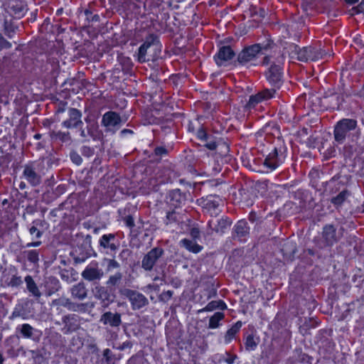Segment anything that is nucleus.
<instances>
[{
    "label": "nucleus",
    "mask_w": 364,
    "mask_h": 364,
    "mask_svg": "<svg viewBox=\"0 0 364 364\" xmlns=\"http://www.w3.org/2000/svg\"><path fill=\"white\" fill-rule=\"evenodd\" d=\"M287 148L281 136H277L276 146H274V169L279 164H282L285 157Z\"/></svg>",
    "instance_id": "obj_14"
},
{
    "label": "nucleus",
    "mask_w": 364,
    "mask_h": 364,
    "mask_svg": "<svg viewBox=\"0 0 364 364\" xmlns=\"http://www.w3.org/2000/svg\"><path fill=\"white\" fill-rule=\"evenodd\" d=\"M306 61H318L323 59L328 55L327 53L322 51L321 48L309 46L306 47Z\"/></svg>",
    "instance_id": "obj_23"
},
{
    "label": "nucleus",
    "mask_w": 364,
    "mask_h": 364,
    "mask_svg": "<svg viewBox=\"0 0 364 364\" xmlns=\"http://www.w3.org/2000/svg\"><path fill=\"white\" fill-rule=\"evenodd\" d=\"M164 253V251L161 247H156L151 249L143 257L141 268L145 271H151L158 260L163 256Z\"/></svg>",
    "instance_id": "obj_6"
},
{
    "label": "nucleus",
    "mask_w": 364,
    "mask_h": 364,
    "mask_svg": "<svg viewBox=\"0 0 364 364\" xmlns=\"http://www.w3.org/2000/svg\"><path fill=\"white\" fill-rule=\"evenodd\" d=\"M283 73L282 68L278 65L277 68L274 66V87L281 89L283 85Z\"/></svg>",
    "instance_id": "obj_38"
},
{
    "label": "nucleus",
    "mask_w": 364,
    "mask_h": 364,
    "mask_svg": "<svg viewBox=\"0 0 364 364\" xmlns=\"http://www.w3.org/2000/svg\"><path fill=\"white\" fill-rule=\"evenodd\" d=\"M70 294L73 299L82 301L87 296V289L83 282H79L72 287Z\"/></svg>",
    "instance_id": "obj_21"
},
{
    "label": "nucleus",
    "mask_w": 364,
    "mask_h": 364,
    "mask_svg": "<svg viewBox=\"0 0 364 364\" xmlns=\"http://www.w3.org/2000/svg\"><path fill=\"white\" fill-rule=\"evenodd\" d=\"M50 136L53 140H60L62 142H68L71 140L69 132L52 130L50 132Z\"/></svg>",
    "instance_id": "obj_29"
},
{
    "label": "nucleus",
    "mask_w": 364,
    "mask_h": 364,
    "mask_svg": "<svg viewBox=\"0 0 364 364\" xmlns=\"http://www.w3.org/2000/svg\"><path fill=\"white\" fill-rule=\"evenodd\" d=\"M127 227L132 228L134 226V221L131 215H127L124 219Z\"/></svg>",
    "instance_id": "obj_52"
},
{
    "label": "nucleus",
    "mask_w": 364,
    "mask_h": 364,
    "mask_svg": "<svg viewBox=\"0 0 364 364\" xmlns=\"http://www.w3.org/2000/svg\"><path fill=\"white\" fill-rule=\"evenodd\" d=\"M272 66H271L269 68V70L268 72L267 73V79L271 81L272 78L273 77V72L272 71Z\"/></svg>",
    "instance_id": "obj_63"
},
{
    "label": "nucleus",
    "mask_w": 364,
    "mask_h": 364,
    "mask_svg": "<svg viewBox=\"0 0 364 364\" xmlns=\"http://www.w3.org/2000/svg\"><path fill=\"white\" fill-rule=\"evenodd\" d=\"M250 228L245 220H240L234 227V236L239 238L245 237L249 234Z\"/></svg>",
    "instance_id": "obj_24"
},
{
    "label": "nucleus",
    "mask_w": 364,
    "mask_h": 364,
    "mask_svg": "<svg viewBox=\"0 0 364 364\" xmlns=\"http://www.w3.org/2000/svg\"><path fill=\"white\" fill-rule=\"evenodd\" d=\"M170 205L174 208L180 207L185 202V197L179 190H174L169 193Z\"/></svg>",
    "instance_id": "obj_25"
},
{
    "label": "nucleus",
    "mask_w": 364,
    "mask_h": 364,
    "mask_svg": "<svg viewBox=\"0 0 364 364\" xmlns=\"http://www.w3.org/2000/svg\"><path fill=\"white\" fill-rule=\"evenodd\" d=\"M154 153L156 156H163L167 154V150L164 147L159 146L155 149Z\"/></svg>",
    "instance_id": "obj_54"
},
{
    "label": "nucleus",
    "mask_w": 364,
    "mask_h": 364,
    "mask_svg": "<svg viewBox=\"0 0 364 364\" xmlns=\"http://www.w3.org/2000/svg\"><path fill=\"white\" fill-rule=\"evenodd\" d=\"M4 33L9 37H11L13 34L16 32L18 27L15 25L14 22L11 18L8 19L6 17L4 19Z\"/></svg>",
    "instance_id": "obj_34"
},
{
    "label": "nucleus",
    "mask_w": 364,
    "mask_h": 364,
    "mask_svg": "<svg viewBox=\"0 0 364 364\" xmlns=\"http://www.w3.org/2000/svg\"><path fill=\"white\" fill-rule=\"evenodd\" d=\"M27 259L33 264H37L39 260L38 252L37 250H27L23 252Z\"/></svg>",
    "instance_id": "obj_42"
},
{
    "label": "nucleus",
    "mask_w": 364,
    "mask_h": 364,
    "mask_svg": "<svg viewBox=\"0 0 364 364\" xmlns=\"http://www.w3.org/2000/svg\"><path fill=\"white\" fill-rule=\"evenodd\" d=\"M2 280L6 285L11 287H18L23 284L21 277L18 276L17 274H13L10 278L9 277L4 276Z\"/></svg>",
    "instance_id": "obj_30"
},
{
    "label": "nucleus",
    "mask_w": 364,
    "mask_h": 364,
    "mask_svg": "<svg viewBox=\"0 0 364 364\" xmlns=\"http://www.w3.org/2000/svg\"><path fill=\"white\" fill-rule=\"evenodd\" d=\"M205 146L210 150H215L218 146L215 141H208Z\"/></svg>",
    "instance_id": "obj_58"
},
{
    "label": "nucleus",
    "mask_w": 364,
    "mask_h": 364,
    "mask_svg": "<svg viewBox=\"0 0 364 364\" xmlns=\"http://www.w3.org/2000/svg\"><path fill=\"white\" fill-rule=\"evenodd\" d=\"M225 314L222 312L215 313L209 319L208 328H216L220 326V321L224 319Z\"/></svg>",
    "instance_id": "obj_35"
},
{
    "label": "nucleus",
    "mask_w": 364,
    "mask_h": 364,
    "mask_svg": "<svg viewBox=\"0 0 364 364\" xmlns=\"http://www.w3.org/2000/svg\"><path fill=\"white\" fill-rule=\"evenodd\" d=\"M232 222L228 218H222L219 220H211L208 222V226L216 232L223 233L230 226Z\"/></svg>",
    "instance_id": "obj_19"
},
{
    "label": "nucleus",
    "mask_w": 364,
    "mask_h": 364,
    "mask_svg": "<svg viewBox=\"0 0 364 364\" xmlns=\"http://www.w3.org/2000/svg\"><path fill=\"white\" fill-rule=\"evenodd\" d=\"M227 358L225 359V361L228 364H232L235 360L237 358V356L236 355H230V353H226Z\"/></svg>",
    "instance_id": "obj_55"
},
{
    "label": "nucleus",
    "mask_w": 364,
    "mask_h": 364,
    "mask_svg": "<svg viewBox=\"0 0 364 364\" xmlns=\"http://www.w3.org/2000/svg\"><path fill=\"white\" fill-rule=\"evenodd\" d=\"M95 297L102 300V301H109L110 300V294L108 291L107 287L102 286H97L95 288Z\"/></svg>",
    "instance_id": "obj_32"
},
{
    "label": "nucleus",
    "mask_w": 364,
    "mask_h": 364,
    "mask_svg": "<svg viewBox=\"0 0 364 364\" xmlns=\"http://www.w3.org/2000/svg\"><path fill=\"white\" fill-rule=\"evenodd\" d=\"M70 159L72 161L77 165H80L82 161L81 156L75 151L70 153Z\"/></svg>",
    "instance_id": "obj_47"
},
{
    "label": "nucleus",
    "mask_w": 364,
    "mask_h": 364,
    "mask_svg": "<svg viewBox=\"0 0 364 364\" xmlns=\"http://www.w3.org/2000/svg\"><path fill=\"white\" fill-rule=\"evenodd\" d=\"M198 204L201 205L203 211L210 216H216L220 212L219 206L222 200L216 196H208L206 198H201L198 200Z\"/></svg>",
    "instance_id": "obj_5"
},
{
    "label": "nucleus",
    "mask_w": 364,
    "mask_h": 364,
    "mask_svg": "<svg viewBox=\"0 0 364 364\" xmlns=\"http://www.w3.org/2000/svg\"><path fill=\"white\" fill-rule=\"evenodd\" d=\"M122 122L121 117L115 112L109 111L102 116V124L106 127H117Z\"/></svg>",
    "instance_id": "obj_16"
},
{
    "label": "nucleus",
    "mask_w": 364,
    "mask_h": 364,
    "mask_svg": "<svg viewBox=\"0 0 364 364\" xmlns=\"http://www.w3.org/2000/svg\"><path fill=\"white\" fill-rule=\"evenodd\" d=\"M245 349L248 351L255 350L259 343V338L254 333L247 335L244 338Z\"/></svg>",
    "instance_id": "obj_26"
},
{
    "label": "nucleus",
    "mask_w": 364,
    "mask_h": 364,
    "mask_svg": "<svg viewBox=\"0 0 364 364\" xmlns=\"http://www.w3.org/2000/svg\"><path fill=\"white\" fill-rule=\"evenodd\" d=\"M279 34L282 36V38L284 39L287 38V37L289 36V30L287 26H280L278 28Z\"/></svg>",
    "instance_id": "obj_51"
},
{
    "label": "nucleus",
    "mask_w": 364,
    "mask_h": 364,
    "mask_svg": "<svg viewBox=\"0 0 364 364\" xmlns=\"http://www.w3.org/2000/svg\"><path fill=\"white\" fill-rule=\"evenodd\" d=\"M272 96V93L269 90H264L255 95L250 96L246 107L249 109L254 108L259 102L270 99Z\"/></svg>",
    "instance_id": "obj_20"
},
{
    "label": "nucleus",
    "mask_w": 364,
    "mask_h": 364,
    "mask_svg": "<svg viewBox=\"0 0 364 364\" xmlns=\"http://www.w3.org/2000/svg\"><path fill=\"white\" fill-rule=\"evenodd\" d=\"M100 321L104 325H109L113 328H119L122 324L121 314L107 311L101 316Z\"/></svg>",
    "instance_id": "obj_17"
},
{
    "label": "nucleus",
    "mask_w": 364,
    "mask_h": 364,
    "mask_svg": "<svg viewBox=\"0 0 364 364\" xmlns=\"http://www.w3.org/2000/svg\"><path fill=\"white\" fill-rule=\"evenodd\" d=\"M349 196V192L347 190H343L337 196L331 199V203L335 205H341Z\"/></svg>",
    "instance_id": "obj_41"
},
{
    "label": "nucleus",
    "mask_w": 364,
    "mask_h": 364,
    "mask_svg": "<svg viewBox=\"0 0 364 364\" xmlns=\"http://www.w3.org/2000/svg\"><path fill=\"white\" fill-rule=\"evenodd\" d=\"M41 241H37V242H29L26 245V247H38L39 245H41Z\"/></svg>",
    "instance_id": "obj_62"
},
{
    "label": "nucleus",
    "mask_w": 364,
    "mask_h": 364,
    "mask_svg": "<svg viewBox=\"0 0 364 364\" xmlns=\"http://www.w3.org/2000/svg\"><path fill=\"white\" fill-rule=\"evenodd\" d=\"M277 48L279 53V56L277 58V60L279 64L284 63L287 53L291 60L306 62V47L300 48L294 43L288 44L287 42L280 39Z\"/></svg>",
    "instance_id": "obj_1"
},
{
    "label": "nucleus",
    "mask_w": 364,
    "mask_h": 364,
    "mask_svg": "<svg viewBox=\"0 0 364 364\" xmlns=\"http://www.w3.org/2000/svg\"><path fill=\"white\" fill-rule=\"evenodd\" d=\"M198 136L199 138H200L202 139L208 140V136L206 134V133L205 132V131H203L202 129L198 131Z\"/></svg>",
    "instance_id": "obj_59"
},
{
    "label": "nucleus",
    "mask_w": 364,
    "mask_h": 364,
    "mask_svg": "<svg viewBox=\"0 0 364 364\" xmlns=\"http://www.w3.org/2000/svg\"><path fill=\"white\" fill-rule=\"evenodd\" d=\"M257 8L255 6H251L247 11H245V16L248 17H255L257 16Z\"/></svg>",
    "instance_id": "obj_48"
},
{
    "label": "nucleus",
    "mask_w": 364,
    "mask_h": 364,
    "mask_svg": "<svg viewBox=\"0 0 364 364\" xmlns=\"http://www.w3.org/2000/svg\"><path fill=\"white\" fill-rule=\"evenodd\" d=\"M341 236L342 234L339 232H337L333 225H325L322 232V245H321V247L332 245L337 242Z\"/></svg>",
    "instance_id": "obj_8"
},
{
    "label": "nucleus",
    "mask_w": 364,
    "mask_h": 364,
    "mask_svg": "<svg viewBox=\"0 0 364 364\" xmlns=\"http://www.w3.org/2000/svg\"><path fill=\"white\" fill-rule=\"evenodd\" d=\"M235 56V53L230 46H223L220 48L215 59L219 66H222L225 62L231 60Z\"/></svg>",
    "instance_id": "obj_18"
},
{
    "label": "nucleus",
    "mask_w": 364,
    "mask_h": 364,
    "mask_svg": "<svg viewBox=\"0 0 364 364\" xmlns=\"http://www.w3.org/2000/svg\"><path fill=\"white\" fill-rule=\"evenodd\" d=\"M357 127V121L353 119H343L336 125L334 129V138L336 141L342 142L347 133L354 130Z\"/></svg>",
    "instance_id": "obj_4"
},
{
    "label": "nucleus",
    "mask_w": 364,
    "mask_h": 364,
    "mask_svg": "<svg viewBox=\"0 0 364 364\" xmlns=\"http://www.w3.org/2000/svg\"><path fill=\"white\" fill-rule=\"evenodd\" d=\"M11 47V44L4 39L0 33V50L4 48H9Z\"/></svg>",
    "instance_id": "obj_50"
},
{
    "label": "nucleus",
    "mask_w": 364,
    "mask_h": 364,
    "mask_svg": "<svg viewBox=\"0 0 364 364\" xmlns=\"http://www.w3.org/2000/svg\"><path fill=\"white\" fill-rule=\"evenodd\" d=\"M363 12H364V0H362L361 2L357 6L353 7L350 10V14L352 16Z\"/></svg>",
    "instance_id": "obj_45"
},
{
    "label": "nucleus",
    "mask_w": 364,
    "mask_h": 364,
    "mask_svg": "<svg viewBox=\"0 0 364 364\" xmlns=\"http://www.w3.org/2000/svg\"><path fill=\"white\" fill-rule=\"evenodd\" d=\"M34 328L28 323H24L20 327V332L25 338H31L33 336Z\"/></svg>",
    "instance_id": "obj_40"
},
{
    "label": "nucleus",
    "mask_w": 364,
    "mask_h": 364,
    "mask_svg": "<svg viewBox=\"0 0 364 364\" xmlns=\"http://www.w3.org/2000/svg\"><path fill=\"white\" fill-rule=\"evenodd\" d=\"M85 121L88 122V124L87 126V131L88 132V134H90V136L92 137L93 139H97L100 138V132L99 130L97 123L95 122L88 121L87 119H85Z\"/></svg>",
    "instance_id": "obj_31"
},
{
    "label": "nucleus",
    "mask_w": 364,
    "mask_h": 364,
    "mask_svg": "<svg viewBox=\"0 0 364 364\" xmlns=\"http://www.w3.org/2000/svg\"><path fill=\"white\" fill-rule=\"evenodd\" d=\"M103 356L106 360L107 364H114V360H116L115 355L109 348L103 350Z\"/></svg>",
    "instance_id": "obj_43"
},
{
    "label": "nucleus",
    "mask_w": 364,
    "mask_h": 364,
    "mask_svg": "<svg viewBox=\"0 0 364 364\" xmlns=\"http://www.w3.org/2000/svg\"><path fill=\"white\" fill-rule=\"evenodd\" d=\"M255 45L259 47L258 48L259 52L263 51V50L267 51L268 50H270L272 48V45L271 35L267 34L266 39L264 41H261L260 43H256Z\"/></svg>",
    "instance_id": "obj_39"
},
{
    "label": "nucleus",
    "mask_w": 364,
    "mask_h": 364,
    "mask_svg": "<svg viewBox=\"0 0 364 364\" xmlns=\"http://www.w3.org/2000/svg\"><path fill=\"white\" fill-rule=\"evenodd\" d=\"M264 165L266 166L267 168L272 169L273 167V160L271 157L268 156L265 159L264 161Z\"/></svg>",
    "instance_id": "obj_57"
},
{
    "label": "nucleus",
    "mask_w": 364,
    "mask_h": 364,
    "mask_svg": "<svg viewBox=\"0 0 364 364\" xmlns=\"http://www.w3.org/2000/svg\"><path fill=\"white\" fill-rule=\"evenodd\" d=\"M181 242L186 249L193 253H198L200 252L203 248L202 246L198 245L196 242L188 239H183Z\"/></svg>",
    "instance_id": "obj_33"
},
{
    "label": "nucleus",
    "mask_w": 364,
    "mask_h": 364,
    "mask_svg": "<svg viewBox=\"0 0 364 364\" xmlns=\"http://www.w3.org/2000/svg\"><path fill=\"white\" fill-rule=\"evenodd\" d=\"M20 316H21V311H18V310L15 309V310L12 312V314H11V318H16V317H19Z\"/></svg>",
    "instance_id": "obj_64"
},
{
    "label": "nucleus",
    "mask_w": 364,
    "mask_h": 364,
    "mask_svg": "<svg viewBox=\"0 0 364 364\" xmlns=\"http://www.w3.org/2000/svg\"><path fill=\"white\" fill-rule=\"evenodd\" d=\"M172 296H173V291L168 290V291L162 292L159 295V299L161 301L167 302L168 300L171 299Z\"/></svg>",
    "instance_id": "obj_46"
},
{
    "label": "nucleus",
    "mask_w": 364,
    "mask_h": 364,
    "mask_svg": "<svg viewBox=\"0 0 364 364\" xmlns=\"http://www.w3.org/2000/svg\"><path fill=\"white\" fill-rule=\"evenodd\" d=\"M242 322H236L230 329H228L225 336V340L227 343L230 342L235 336V334L240 331L242 327Z\"/></svg>",
    "instance_id": "obj_36"
},
{
    "label": "nucleus",
    "mask_w": 364,
    "mask_h": 364,
    "mask_svg": "<svg viewBox=\"0 0 364 364\" xmlns=\"http://www.w3.org/2000/svg\"><path fill=\"white\" fill-rule=\"evenodd\" d=\"M23 178L32 186H37L41 183V175L40 173V164L30 162L26 164L23 171Z\"/></svg>",
    "instance_id": "obj_3"
},
{
    "label": "nucleus",
    "mask_w": 364,
    "mask_h": 364,
    "mask_svg": "<svg viewBox=\"0 0 364 364\" xmlns=\"http://www.w3.org/2000/svg\"><path fill=\"white\" fill-rule=\"evenodd\" d=\"M81 276L86 281L98 282L104 277V272L97 262H92L85 268Z\"/></svg>",
    "instance_id": "obj_9"
},
{
    "label": "nucleus",
    "mask_w": 364,
    "mask_h": 364,
    "mask_svg": "<svg viewBox=\"0 0 364 364\" xmlns=\"http://www.w3.org/2000/svg\"><path fill=\"white\" fill-rule=\"evenodd\" d=\"M120 294L127 298L131 304L132 309L139 310L149 304L148 299L141 293L130 289H123Z\"/></svg>",
    "instance_id": "obj_2"
},
{
    "label": "nucleus",
    "mask_w": 364,
    "mask_h": 364,
    "mask_svg": "<svg viewBox=\"0 0 364 364\" xmlns=\"http://www.w3.org/2000/svg\"><path fill=\"white\" fill-rule=\"evenodd\" d=\"M190 234L194 239L198 238L200 237V230L197 228H193L191 230Z\"/></svg>",
    "instance_id": "obj_56"
},
{
    "label": "nucleus",
    "mask_w": 364,
    "mask_h": 364,
    "mask_svg": "<svg viewBox=\"0 0 364 364\" xmlns=\"http://www.w3.org/2000/svg\"><path fill=\"white\" fill-rule=\"evenodd\" d=\"M80 316L75 314H68L63 318V322L64 323V329L65 333H70L77 331L80 328Z\"/></svg>",
    "instance_id": "obj_13"
},
{
    "label": "nucleus",
    "mask_w": 364,
    "mask_h": 364,
    "mask_svg": "<svg viewBox=\"0 0 364 364\" xmlns=\"http://www.w3.org/2000/svg\"><path fill=\"white\" fill-rule=\"evenodd\" d=\"M25 282L26 283V287L29 292H31L32 295L36 297L37 299L40 298L41 296V293L39 291L33 278L29 275L26 276L25 277Z\"/></svg>",
    "instance_id": "obj_28"
},
{
    "label": "nucleus",
    "mask_w": 364,
    "mask_h": 364,
    "mask_svg": "<svg viewBox=\"0 0 364 364\" xmlns=\"http://www.w3.org/2000/svg\"><path fill=\"white\" fill-rule=\"evenodd\" d=\"M271 60H272V56L271 55L265 56L263 58L262 62V65H269L270 63V62H271Z\"/></svg>",
    "instance_id": "obj_60"
},
{
    "label": "nucleus",
    "mask_w": 364,
    "mask_h": 364,
    "mask_svg": "<svg viewBox=\"0 0 364 364\" xmlns=\"http://www.w3.org/2000/svg\"><path fill=\"white\" fill-rule=\"evenodd\" d=\"M159 43L158 37L154 34H150L146 38L144 43L139 47L138 53V60L140 63L148 61L146 58L147 50L151 46H155Z\"/></svg>",
    "instance_id": "obj_12"
},
{
    "label": "nucleus",
    "mask_w": 364,
    "mask_h": 364,
    "mask_svg": "<svg viewBox=\"0 0 364 364\" xmlns=\"http://www.w3.org/2000/svg\"><path fill=\"white\" fill-rule=\"evenodd\" d=\"M29 232L31 234V235H33V234H36V237L37 238H39L41 237L42 235V232H41L35 226H32L29 229Z\"/></svg>",
    "instance_id": "obj_53"
},
{
    "label": "nucleus",
    "mask_w": 364,
    "mask_h": 364,
    "mask_svg": "<svg viewBox=\"0 0 364 364\" xmlns=\"http://www.w3.org/2000/svg\"><path fill=\"white\" fill-rule=\"evenodd\" d=\"M115 237V235L112 233L103 235L99 241L100 245L105 249L116 251L119 247V244L114 243Z\"/></svg>",
    "instance_id": "obj_22"
},
{
    "label": "nucleus",
    "mask_w": 364,
    "mask_h": 364,
    "mask_svg": "<svg viewBox=\"0 0 364 364\" xmlns=\"http://www.w3.org/2000/svg\"><path fill=\"white\" fill-rule=\"evenodd\" d=\"M68 118L62 122V125L67 129L77 128L82 124V112L76 109H68Z\"/></svg>",
    "instance_id": "obj_10"
},
{
    "label": "nucleus",
    "mask_w": 364,
    "mask_h": 364,
    "mask_svg": "<svg viewBox=\"0 0 364 364\" xmlns=\"http://www.w3.org/2000/svg\"><path fill=\"white\" fill-rule=\"evenodd\" d=\"M53 306H63L69 311L85 313L87 311L88 304L87 303H76L71 301V299L66 297H60L54 299L52 301Z\"/></svg>",
    "instance_id": "obj_7"
},
{
    "label": "nucleus",
    "mask_w": 364,
    "mask_h": 364,
    "mask_svg": "<svg viewBox=\"0 0 364 364\" xmlns=\"http://www.w3.org/2000/svg\"><path fill=\"white\" fill-rule=\"evenodd\" d=\"M80 136L83 139H87L88 136H90V134H88L87 131L86 132L85 129L80 128Z\"/></svg>",
    "instance_id": "obj_61"
},
{
    "label": "nucleus",
    "mask_w": 364,
    "mask_h": 364,
    "mask_svg": "<svg viewBox=\"0 0 364 364\" xmlns=\"http://www.w3.org/2000/svg\"><path fill=\"white\" fill-rule=\"evenodd\" d=\"M179 220V218L178 217V214L176 211L173 210L171 212L167 213L166 215V224L168 225L170 223L177 222Z\"/></svg>",
    "instance_id": "obj_44"
},
{
    "label": "nucleus",
    "mask_w": 364,
    "mask_h": 364,
    "mask_svg": "<svg viewBox=\"0 0 364 364\" xmlns=\"http://www.w3.org/2000/svg\"><path fill=\"white\" fill-rule=\"evenodd\" d=\"M123 274L122 272H117L109 277L106 284L107 287H113L118 286L122 280Z\"/></svg>",
    "instance_id": "obj_37"
},
{
    "label": "nucleus",
    "mask_w": 364,
    "mask_h": 364,
    "mask_svg": "<svg viewBox=\"0 0 364 364\" xmlns=\"http://www.w3.org/2000/svg\"><path fill=\"white\" fill-rule=\"evenodd\" d=\"M26 4L19 0H10L6 6V11L15 18H22L26 11Z\"/></svg>",
    "instance_id": "obj_11"
},
{
    "label": "nucleus",
    "mask_w": 364,
    "mask_h": 364,
    "mask_svg": "<svg viewBox=\"0 0 364 364\" xmlns=\"http://www.w3.org/2000/svg\"><path fill=\"white\" fill-rule=\"evenodd\" d=\"M258 48L255 44L245 48L237 56L238 62L245 64L255 59L259 53Z\"/></svg>",
    "instance_id": "obj_15"
},
{
    "label": "nucleus",
    "mask_w": 364,
    "mask_h": 364,
    "mask_svg": "<svg viewBox=\"0 0 364 364\" xmlns=\"http://www.w3.org/2000/svg\"><path fill=\"white\" fill-rule=\"evenodd\" d=\"M227 309L226 304L222 301H212L209 302L203 309L199 310V312L212 311L215 309L225 310Z\"/></svg>",
    "instance_id": "obj_27"
},
{
    "label": "nucleus",
    "mask_w": 364,
    "mask_h": 364,
    "mask_svg": "<svg viewBox=\"0 0 364 364\" xmlns=\"http://www.w3.org/2000/svg\"><path fill=\"white\" fill-rule=\"evenodd\" d=\"M119 264L117 261L113 259H110L108 260L107 264V270L109 271L111 269H117L119 267Z\"/></svg>",
    "instance_id": "obj_49"
}]
</instances>
